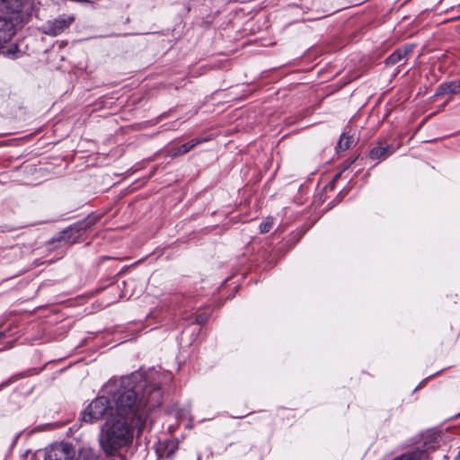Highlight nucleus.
Wrapping results in <instances>:
<instances>
[{"mask_svg": "<svg viewBox=\"0 0 460 460\" xmlns=\"http://www.w3.org/2000/svg\"><path fill=\"white\" fill-rule=\"evenodd\" d=\"M119 379L111 380L105 386L106 393L111 395V399L105 395H102L93 400L83 413V420L85 422L93 423L102 418H106V421L111 420L116 417L115 403L113 402L112 394L108 391V385L114 381Z\"/></svg>", "mask_w": 460, "mask_h": 460, "instance_id": "obj_1", "label": "nucleus"}, {"mask_svg": "<svg viewBox=\"0 0 460 460\" xmlns=\"http://www.w3.org/2000/svg\"><path fill=\"white\" fill-rule=\"evenodd\" d=\"M75 456V452L70 444L57 443L47 449L45 460H94L89 450L80 451L76 459H74Z\"/></svg>", "mask_w": 460, "mask_h": 460, "instance_id": "obj_2", "label": "nucleus"}, {"mask_svg": "<svg viewBox=\"0 0 460 460\" xmlns=\"http://www.w3.org/2000/svg\"><path fill=\"white\" fill-rule=\"evenodd\" d=\"M73 22L74 17L72 16H59L55 20L47 22L42 26V31L47 35L57 36L67 29Z\"/></svg>", "mask_w": 460, "mask_h": 460, "instance_id": "obj_3", "label": "nucleus"}, {"mask_svg": "<svg viewBox=\"0 0 460 460\" xmlns=\"http://www.w3.org/2000/svg\"><path fill=\"white\" fill-rule=\"evenodd\" d=\"M26 3L27 0H0V11L17 14L20 22H23L24 14L22 10Z\"/></svg>", "mask_w": 460, "mask_h": 460, "instance_id": "obj_4", "label": "nucleus"}, {"mask_svg": "<svg viewBox=\"0 0 460 460\" xmlns=\"http://www.w3.org/2000/svg\"><path fill=\"white\" fill-rule=\"evenodd\" d=\"M18 23L19 22L13 23L5 17H0V47L12 39L15 32V26L18 25Z\"/></svg>", "mask_w": 460, "mask_h": 460, "instance_id": "obj_5", "label": "nucleus"}, {"mask_svg": "<svg viewBox=\"0 0 460 460\" xmlns=\"http://www.w3.org/2000/svg\"><path fill=\"white\" fill-rule=\"evenodd\" d=\"M458 93H460V80L443 83L438 86L436 92V95Z\"/></svg>", "mask_w": 460, "mask_h": 460, "instance_id": "obj_6", "label": "nucleus"}, {"mask_svg": "<svg viewBox=\"0 0 460 460\" xmlns=\"http://www.w3.org/2000/svg\"><path fill=\"white\" fill-rule=\"evenodd\" d=\"M411 49L412 48L411 46L396 49L385 59L386 65L394 66L400 63L407 57V55L411 51Z\"/></svg>", "mask_w": 460, "mask_h": 460, "instance_id": "obj_7", "label": "nucleus"}, {"mask_svg": "<svg viewBox=\"0 0 460 460\" xmlns=\"http://www.w3.org/2000/svg\"><path fill=\"white\" fill-rule=\"evenodd\" d=\"M203 141H205V139H203V138L193 139L189 143H185L180 146L172 148L170 150L169 154L172 157L182 155L188 153L190 149H192L194 146H196L197 145L200 144Z\"/></svg>", "mask_w": 460, "mask_h": 460, "instance_id": "obj_8", "label": "nucleus"}, {"mask_svg": "<svg viewBox=\"0 0 460 460\" xmlns=\"http://www.w3.org/2000/svg\"><path fill=\"white\" fill-rule=\"evenodd\" d=\"M394 150H392L388 146H378L373 147L370 151V158L372 159H385L388 157Z\"/></svg>", "mask_w": 460, "mask_h": 460, "instance_id": "obj_9", "label": "nucleus"}, {"mask_svg": "<svg viewBox=\"0 0 460 460\" xmlns=\"http://www.w3.org/2000/svg\"><path fill=\"white\" fill-rule=\"evenodd\" d=\"M394 460H429V457L426 449H417L409 454H403Z\"/></svg>", "mask_w": 460, "mask_h": 460, "instance_id": "obj_10", "label": "nucleus"}, {"mask_svg": "<svg viewBox=\"0 0 460 460\" xmlns=\"http://www.w3.org/2000/svg\"><path fill=\"white\" fill-rule=\"evenodd\" d=\"M352 141V137L344 133L340 137L337 148L340 150H347L350 147Z\"/></svg>", "mask_w": 460, "mask_h": 460, "instance_id": "obj_11", "label": "nucleus"}, {"mask_svg": "<svg viewBox=\"0 0 460 460\" xmlns=\"http://www.w3.org/2000/svg\"><path fill=\"white\" fill-rule=\"evenodd\" d=\"M93 224V220L92 219H85L82 222H78L75 224L73 226L70 227V230H75L76 232H79L80 230L87 229L90 227V226Z\"/></svg>", "mask_w": 460, "mask_h": 460, "instance_id": "obj_12", "label": "nucleus"}, {"mask_svg": "<svg viewBox=\"0 0 460 460\" xmlns=\"http://www.w3.org/2000/svg\"><path fill=\"white\" fill-rule=\"evenodd\" d=\"M272 223H273V219L270 217H268L265 221L261 223V225H260L261 233H262V234L268 233L272 226Z\"/></svg>", "mask_w": 460, "mask_h": 460, "instance_id": "obj_13", "label": "nucleus"}, {"mask_svg": "<svg viewBox=\"0 0 460 460\" xmlns=\"http://www.w3.org/2000/svg\"><path fill=\"white\" fill-rule=\"evenodd\" d=\"M208 314L206 313H199L196 315V323L199 324H202V323H206L208 321Z\"/></svg>", "mask_w": 460, "mask_h": 460, "instance_id": "obj_14", "label": "nucleus"}, {"mask_svg": "<svg viewBox=\"0 0 460 460\" xmlns=\"http://www.w3.org/2000/svg\"><path fill=\"white\" fill-rule=\"evenodd\" d=\"M16 52H18V48L14 46L7 49L5 51H4V54L8 58H16Z\"/></svg>", "mask_w": 460, "mask_h": 460, "instance_id": "obj_15", "label": "nucleus"}, {"mask_svg": "<svg viewBox=\"0 0 460 460\" xmlns=\"http://www.w3.org/2000/svg\"><path fill=\"white\" fill-rule=\"evenodd\" d=\"M177 448H178L177 445L172 444L171 447L166 449V456L167 457L172 456L174 454V452L177 450Z\"/></svg>", "mask_w": 460, "mask_h": 460, "instance_id": "obj_16", "label": "nucleus"}, {"mask_svg": "<svg viewBox=\"0 0 460 460\" xmlns=\"http://www.w3.org/2000/svg\"><path fill=\"white\" fill-rule=\"evenodd\" d=\"M4 336V332H0V338Z\"/></svg>", "mask_w": 460, "mask_h": 460, "instance_id": "obj_17", "label": "nucleus"}]
</instances>
